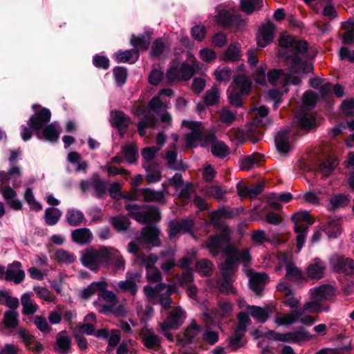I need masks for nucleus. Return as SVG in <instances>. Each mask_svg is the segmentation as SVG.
Wrapping results in <instances>:
<instances>
[{
    "instance_id": "412c9836",
    "label": "nucleus",
    "mask_w": 354,
    "mask_h": 354,
    "mask_svg": "<svg viewBox=\"0 0 354 354\" xmlns=\"http://www.w3.org/2000/svg\"><path fill=\"white\" fill-rule=\"evenodd\" d=\"M55 351L61 354L69 353L71 348V338L65 330L59 331L55 336Z\"/></svg>"
},
{
    "instance_id": "393cba45",
    "label": "nucleus",
    "mask_w": 354,
    "mask_h": 354,
    "mask_svg": "<svg viewBox=\"0 0 354 354\" xmlns=\"http://www.w3.org/2000/svg\"><path fill=\"white\" fill-rule=\"evenodd\" d=\"M326 269V264L319 258H315L306 268V274L311 279H320Z\"/></svg>"
},
{
    "instance_id": "1a4fd4ad",
    "label": "nucleus",
    "mask_w": 354,
    "mask_h": 354,
    "mask_svg": "<svg viewBox=\"0 0 354 354\" xmlns=\"http://www.w3.org/2000/svg\"><path fill=\"white\" fill-rule=\"evenodd\" d=\"M129 215L142 224L152 221H158L160 218L159 209L153 206H149L145 211L140 210V207L136 204H128L125 205Z\"/></svg>"
},
{
    "instance_id": "bf43d9fd",
    "label": "nucleus",
    "mask_w": 354,
    "mask_h": 354,
    "mask_svg": "<svg viewBox=\"0 0 354 354\" xmlns=\"http://www.w3.org/2000/svg\"><path fill=\"white\" fill-rule=\"evenodd\" d=\"M122 153L129 163H133L137 160L138 149L133 145H127L123 146Z\"/></svg>"
},
{
    "instance_id": "c9c22d12",
    "label": "nucleus",
    "mask_w": 354,
    "mask_h": 354,
    "mask_svg": "<svg viewBox=\"0 0 354 354\" xmlns=\"http://www.w3.org/2000/svg\"><path fill=\"white\" fill-rule=\"evenodd\" d=\"M59 133L57 125L55 123H52L44 129L42 133L37 132V136L40 139L44 138L50 142H55L58 140Z\"/></svg>"
},
{
    "instance_id": "09e8293b",
    "label": "nucleus",
    "mask_w": 354,
    "mask_h": 354,
    "mask_svg": "<svg viewBox=\"0 0 354 354\" xmlns=\"http://www.w3.org/2000/svg\"><path fill=\"white\" fill-rule=\"evenodd\" d=\"M109 223L118 232H122L127 230L130 225L129 219L124 216L111 217L109 218Z\"/></svg>"
},
{
    "instance_id": "2f4dec72",
    "label": "nucleus",
    "mask_w": 354,
    "mask_h": 354,
    "mask_svg": "<svg viewBox=\"0 0 354 354\" xmlns=\"http://www.w3.org/2000/svg\"><path fill=\"white\" fill-rule=\"evenodd\" d=\"M328 307L324 306L320 301L310 295V299L306 301L300 312H303V315L306 313H316L323 311H328Z\"/></svg>"
},
{
    "instance_id": "f3484780",
    "label": "nucleus",
    "mask_w": 354,
    "mask_h": 354,
    "mask_svg": "<svg viewBox=\"0 0 354 354\" xmlns=\"http://www.w3.org/2000/svg\"><path fill=\"white\" fill-rule=\"evenodd\" d=\"M245 272L249 278L250 289L257 295H261L263 290L268 276L263 273H257L250 269H245Z\"/></svg>"
},
{
    "instance_id": "c85d7f7f",
    "label": "nucleus",
    "mask_w": 354,
    "mask_h": 354,
    "mask_svg": "<svg viewBox=\"0 0 354 354\" xmlns=\"http://www.w3.org/2000/svg\"><path fill=\"white\" fill-rule=\"evenodd\" d=\"M303 312L299 310H292L289 313L277 315L274 319V323L279 326H288L296 323Z\"/></svg>"
},
{
    "instance_id": "9b49d317",
    "label": "nucleus",
    "mask_w": 354,
    "mask_h": 354,
    "mask_svg": "<svg viewBox=\"0 0 354 354\" xmlns=\"http://www.w3.org/2000/svg\"><path fill=\"white\" fill-rule=\"evenodd\" d=\"M228 246L234 245L230 243V234L227 228H225L221 234L209 236L205 245L214 257L221 252L225 253V249Z\"/></svg>"
},
{
    "instance_id": "6e6552de",
    "label": "nucleus",
    "mask_w": 354,
    "mask_h": 354,
    "mask_svg": "<svg viewBox=\"0 0 354 354\" xmlns=\"http://www.w3.org/2000/svg\"><path fill=\"white\" fill-rule=\"evenodd\" d=\"M51 113L47 109H42L38 113L32 115L28 121L30 129L26 126L21 127V138L24 141L30 140L32 137V130L39 132L50 120Z\"/></svg>"
},
{
    "instance_id": "5701e85b",
    "label": "nucleus",
    "mask_w": 354,
    "mask_h": 354,
    "mask_svg": "<svg viewBox=\"0 0 354 354\" xmlns=\"http://www.w3.org/2000/svg\"><path fill=\"white\" fill-rule=\"evenodd\" d=\"M140 336L147 348L156 350L160 347V338L151 329L147 327L142 328Z\"/></svg>"
},
{
    "instance_id": "e433bc0d",
    "label": "nucleus",
    "mask_w": 354,
    "mask_h": 354,
    "mask_svg": "<svg viewBox=\"0 0 354 354\" xmlns=\"http://www.w3.org/2000/svg\"><path fill=\"white\" fill-rule=\"evenodd\" d=\"M241 46L239 43L231 44L222 56L223 60L225 62H235L239 60L241 57L240 50Z\"/></svg>"
},
{
    "instance_id": "e2e57ef3",
    "label": "nucleus",
    "mask_w": 354,
    "mask_h": 354,
    "mask_svg": "<svg viewBox=\"0 0 354 354\" xmlns=\"http://www.w3.org/2000/svg\"><path fill=\"white\" fill-rule=\"evenodd\" d=\"M220 91L217 87H213L206 92L205 102L207 105H214L218 102Z\"/></svg>"
},
{
    "instance_id": "774afa93",
    "label": "nucleus",
    "mask_w": 354,
    "mask_h": 354,
    "mask_svg": "<svg viewBox=\"0 0 354 354\" xmlns=\"http://www.w3.org/2000/svg\"><path fill=\"white\" fill-rule=\"evenodd\" d=\"M236 113L230 111L228 108L224 107L220 111L221 121L229 126L236 120Z\"/></svg>"
},
{
    "instance_id": "9d476101",
    "label": "nucleus",
    "mask_w": 354,
    "mask_h": 354,
    "mask_svg": "<svg viewBox=\"0 0 354 354\" xmlns=\"http://www.w3.org/2000/svg\"><path fill=\"white\" fill-rule=\"evenodd\" d=\"M182 125L187 127L189 131L185 134V141L187 145L190 147H196L198 145L202 146L205 135L212 133V132L205 131L202 127L201 122L183 120Z\"/></svg>"
},
{
    "instance_id": "aec40b11",
    "label": "nucleus",
    "mask_w": 354,
    "mask_h": 354,
    "mask_svg": "<svg viewBox=\"0 0 354 354\" xmlns=\"http://www.w3.org/2000/svg\"><path fill=\"white\" fill-rule=\"evenodd\" d=\"M291 132L289 129L279 131L275 136V145L281 156L286 155L292 149Z\"/></svg>"
},
{
    "instance_id": "37998d69",
    "label": "nucleus",
    "mask_w": 354,
    "mask_h": 354,
    "mask_svg": "<svg viewBox=\"0 0 354 354\" xmlns=\"http://www.w3.org/2000/svg\"><path fill=\"white\" fill-rule=\"evenodd\" d=\"M61 216L62 212L59 209L55 207H48L45 210L44 214L45 223L48 225H54L59 221Z\"/></svg>"
},
{
    "instance_id": "4be33fe9",
    "label": "nucleus",
    "mask_w": 354,
    "mask_h": 354,
    "mask_svg": "<svg viewBox=\"0 0 354 354\" xmlns=\"http://www.w3.org/2000/svg\"><path fill=\"white\" fill-rule=\"evenodd\" d=\"M201 332V326L197 324L195 320H192L185 329L183 335L180 336V339L184 344H192L198 341Z\"/></svg>"
},
{
    "instance_id": "6ab92c4d",
    "label": "nucleus",
    "mask_w": 354,
    "mask_h": 354,
    "mask_svg": "<svg viewBox=\"0 0 354 354\" xmlns=\"http://www.w3.org/2000/svg\"><path fill=\"white\" fill-rule=\"evenodd\" d=\"M216 19L217 22L225 27L230 26H240L243 23L240 16L236 15L234 10H220Z\"/></svg>"
},
{
    "instance_id": "473e14b6",
    "label": "nucleus",
    "mask_w": 354,
    "mask_h": 354,
    "mask_svg": "<svg viewBox=\"0 0 354 354\" xmlns=\"http://www.w3.org/2000/svg\"><path fill=\"white\" fill-rule=\"evenodd\" d=\"M160 257L163 260L160 268L162 270L168 272L176 266L174 260L175 250L169 248L160 252Z\"/></svg>"
},
{
    "instance_id": "dca6fc26",
    "label": "nucleus",
    "mask_w": 354,
    "mask_h": 354,
    "mask_svg": "<svg viewBox=\"0 0 354 354\" xmlns=\"http://www.w3.org/2000/svg\"><path fill=\"white\" fill-rule=\"evenodd\" d=\"M22 171L18 166L12 165L8 171H0V182L3 185L11 183L15 188L21 185Z\"/></svg>"
},
{
    "instance_id": "7c9ffc66",
    "label": "nucleus",
    "mask_w": 354,
    "mask_h": 354,
    "mask_svg": "<svg viewBox=\"0 0 354 354\" xmlns=\"http://www.w3.org/2000/svg\"><path fill=\"white\" fill-rule=\"evenodd\" d=\"M310 295L317 298L321 302L322 300H327L334 295L333 288L327 284H323L318 287L310 289Z\"/></svg>"
},
{
    "instance_id": "58836bf2",
    "label": "nucleus",
    "mask_w": 354,
    "mask_h": 354,
    "mask_svg": "<svg viewBox=\"0 0 354 354\" xmlns=\"http://www.w3.org/2000/svg\"><path fill=\"white\" fill-rule=\"evenodd\" d=\"M322 230L329 238H337L342 232V227L339 221L331 219L328 223L322 227Z\"/></svg>"
},
{
    "instance_id": "13d9d810",
    "label": "nucleus",
    "mask_w": 354,
    "mask_h": 354,
    "mask_svg": "<svg viewBox=\"0 0 354 354\" xmlns=\"http://www.w3.org/2000/svg\"><path fill=\"white\" fill-rule=\"evenodd\" d=\"M169 102L162 101L159 96L153 97L149 102V108L154 112H163L168 107Z\"/></svg>"
},
{
    "instance_id": "72a5a7b5",
    "label": "nucleus",
    "mask_w": 354,
    "mask_h": 354,
    "mask_svg": "<svg viewBox=\"0 0 354 354\" xmlns=\"http://www.w3.org/2000/svg\"><path fill=\"white\" fill-rule=\"evenodd\" d=\"M21 304L23 307L22 313L24 315H32L39 309V306L31 299L30 295L28 292L21 295Z\"/></svg>"
},
{
    "instance_id": "0e129e2a",
    "label": "nucleus",
    "mask_w": 354,
    "mask_h": 354,
    "mask_svg": "<svg viewBox=\"0 0 354 354\" xmlns=\"http://www.w3.org/2000/svg\"><path fill=\"white\" fill-rule=\"evenodd\" d=\"M146 180L149 183H155L160 180L161 173L160 170L154 166H149L146 169Z\"/></svg>"
},
{
    "instance_id": "423d86ee",
    "label": "nucleus",
    "mask_w": 354,
    "mask_h": 354,
    "mask_svg": "<svg viewBox=\"0 0 354 354\" xmlns=\"http://www.w3.org/2000/svg\"><path fill=\"white\" fill-rule=\"evenodd\" d=\"M160 230L156 226H147L141 230L140 236L128 244L129 252L136 254L142 243L150 247H158L160 245L159 239Z\"/></svg>"
},
{
    "instance_id": "c756f323",
    "label": "nucleus",
    "mask_w": 354,
    "mask_h": 354,
    "mask_svg": "<svg viewBox=\"0 0 354 354\" xmlns=\"http://www.w3.org/2000/svg\"><path fill=\"white\" fill-rule=\"evenodd\" d=\"M3 198L8 205L15 210H19L22 208L21 202L16 199L17 192L10 186H6L1 189Z\"/></svg>"
},
{
    "instance_id": "6e6d98bb",
    "label": "nucleus",
    "mask_w": 354,
    "mask_h": 354,
    "mask_svg": "<svg viewBox=\"0 0 354 354\" xmlns=\"http://www.w3.org/2000/svg\"><path fill=\"white\" fill-rule=\"evenodd\" d=\"M196 270L203 275L207 276L210 274L214 268V265L208 259H203L198 261L196 263Z\"/></svg>"
},
{
    "instance_id": "f257e3e1",
    "label": "nucleus",
    "mask_w": 354,
    "mask_h": 354,
    "mask_svg": "<svg viewBox=\"0 0 354 354\" xmlns=\"http://www.w3.org/2000/svg\"><path fill=\"white\" fill-rule=\"evenodd\" d=\"M281 49L279 57L283 58L292 73L306 74L313 70V66L306 62L308 44L304 41L296 40L290 35H281L279 39Z\"/></svg>"
},
{
    "instance_id": "49530a36",
    "label": "nucleus",
    "mask_w": 354,
    "mask_h": 354,
    "mask_svg": "<svg viewBox=\"0 0 354 354\" xmlns=\"http://www.w3.org/2000/svg\"><path fill=\"white\" fill-rule=\"evenodd\" d=\"M262 7L263 0H241V10L248 14L259 10Z\"/></svg>"
},
{
    "instance_id": "b1692460",
    "label": "nucleus",
    "mask_w": 354,
    "mask_h": 354,
    "mask_svg": "<svg viewBox=\"0 0 354 354\" xmlns=\"http://www.w3.org/2000/svg\"><path fill=\"white\" fill-rule=\"evenodd\" d=\"M111 125L117 128L121 136H123L127 129L131 123V119L124 113L116 111L111 115Z\"/></svg>"
},
{
    "instance_id": "3c124183",
    "label": "nucleus",
    "mask_w": 354,
    "mask_h": 354,
    "mask_svg": "<svg viewBox=\"0 0 354 354\" xmlns=\"http://www.w3.org/2000/svg\"><path fill=\"white\" fill-rule=\"evenodd\" d=\"M202 339L205 344L213 346L219 341V334L217 331L207 327L202 332Z\"/></svg>"
},
{
    "instance_id": "ddd939ff",
    "label": "nucleus",
    "mask_w": 354,
    "mask_h": 354,
    "mask_svg": "<svg viewBox=\"0 0 354 354\" xmlns=\"http://www.w3.org/2000/svg\"><path fill=\"white\" fill-rule=\"evenodd\" d=\"M141 274L138 272H128L126 274V279L120 281L116 284H112L111 286L118 292H129L131 295H135L138 291L137 283L140 282Z\"/></svg>"
},
{
    "instance_id": "603ef678",
    "label": "nucleus",
    "mask_w": 354,
    "mask_h": 354,
    "mask_svg": "<svg viewBox=\"0 0 354 354\" xmlns=\"http://www.w3.org/2000/svg\"><path fill=\"white\" fill-rule=\"evenodd\" d=\"M155 124L154 117L151 113H146L143 118L138 124V130L140 136H144L147 127H153Z\"/></svg>"
},
{
    "instance_id": "338daca9",
    "label": "nucleus",
    "mask_w": 354,
    "mask_h": 354,
    "mask_svg": "<svg viewBox=\"0 0 354 354\" xmlns=\"http://www.w3.org/2000/svg\"><path fill=\"white\" fill-rule=\"evenodd\" d=\"M168 47L169 45L162 39H158L152 45L151 55L153 57H159Z\"/></svg>"
},
{
    "instance_id": "cd10ccee",
    "label": "nucleus",
    "mask_w": 354,
    "mask_h": 354,
    "mask_svg": "<svg viewBox=\"0 0 354 354\" xmlns=\"http://www.w3.org/2000/svg\"><path fill=\"white\" fill-rule=\"evenodd\" d=\"M163 189L162 191H154L150 189H142L139 191L140 194L143 197L145 201H156L158 203H165L164 193L169 194L167 189V184H162Z\"/></svg>"
},
{
    "instance_id": "4d7b16f0",
    "label": "nucleus",
    "mask_w": 354,
    "mask_h": 354,
    "mask_svg": "<svg viewBox=\"0 0 354 354\" xmlns=\"http://www.w3.org/2000/svg\"><path fill=\"white\" fill-rule=\"evenodd\" d=\"M180 72V63L174 62L167 71L166 77L170 82L178 81L181 79Z\"/></svg>"
},
{
    "instance_id": "8fccbe9b",
    "label": "nucleus",
    "mask_w": 354,
    "mask_h": 354,
    "mask_svg": "<svg viewBox=\"0 0 354 354\" xmlns=\"http://www.w3.org/2000/svg\"><path fill=\"white\" fill-rule=\"evenodd\" d=\"M131 44L138 53L139 50H146L150 44V37L149 36L144 35L138 37L132 36L131 39Z\"/></svg>"
},
{
    "instance_id": "a211bd4d",
    "label": "nucleus",
    "mask_w": 354,
    "mask_h": 354,
    "mask_svg": "<svg viewBox=\"0 0 354 354\" xmlns=\"http://www.w3.org/2000/svg\"><path fill=\"white\" fill-rule=\"evenodd\" d=\"M275 30V26L270 21L262 25L259 28L258 34L257 35V42L258 46L260 48H263L268 44H270L273 40Z\"/></svg>"
},
{
    "instance_id": "0eeeda50",
    "label": "nucleus",
    "mask_w": 354,
    "mask_h": 354,
    "mask_svg": "<svg viewBox=\"0 0 354 354\" xmlns=\"http://www.w3.org/2000/svg\"><path fill=\"white\" fill-rule=\"evenodd\" d=\"M292 220L295 223V232L297 234V248L299 252L306 242L308 227L313 223V221L309 213L306 211L295 212L292 216Z\"/></svg>"
},
{
    "instance_id": "f704fd0d",
    "label": "nucleus",
    "mask_w": 354,
    "mask_h": 354,
    "mask_svg": "<svg viewBox=\"0 0 354 354\" xmlns=\"http://www.w3.org/2000/svg\"><path fill=\"white\" fill-rule=\"evenodd\" d=\"M66 220L69 225L76 227L83 223L85 217L82 211L76 209H69L66 213Z\"/></svg>"
},
{
    "instance_id": "39448f33",
    "label": "nucleus",
    "mask_w": 354,
    "mask_h": 354,
    "mask_svg": "<svg viewBox=\"0 0 354 354\" xmlns=\"http://www.w3.org/2000/svg\"><path fill=\"white\" fill-rule=\"evenodd\" d=\"M252 82L244 74L237 75L234 77L233 84L227 90L230 103L239 107L242 104V95H247L251 90Z\"/></svg>"
},
{
    "instance_id": "f03ea898",
    "label": "nucleus",
    "mask_w": 354,
    "mask_h": 354,
    "mask_svg": "<svg viewBox=\"0 0 354 354\" xmlns=\"http://www.w3.org/2000/svg\"><path fill=\"white\" fill-rule=\"evenodd\" d=\"M80 260L85 268L93 272L98 271L104 265L112 266L117 270L125 268V261L120 252L109 246H100L98 249L86 248L82 252Z\"/></svg>"
},
{
    "instance_id": "680f3d73",
    "label": "nucleus",
    "mask_w": 354,
    "mask_h": 354,
    "mask_svg": "<svg viewBox=\"0 0 354 354\" xmlns=\"http://www.w3.org/2000/svg\"><path fill=\"white\" fill-rule=\"evenodd\" d=\"M286 277L291 280H300L303 274L296 266L289 263L286 266Z\"/></svg>"
},
{
    "instance_id": "7ed1b4c3",
    "label": "nucleus",
    "mask_w": 354,
    "mask_h": 354,
    "mask_svg": "<svg viewBox=\"0 0 354 354\" xmlns=\"http://www.w3.org/2000/svg\"><path fill=\"white\" fill-rule=\"evenodd\" d=\"M227 257L220 269L223 277H230L237 269L239 263L243 266V270L250 264L252 257L248 248L239 250L236 246H228L225 249Z\"/></svg>"
},
{
    "instance_id": "4c0bfd02",
    "label": "nucleus",
    "mask_w": 354,
    "mask_h": 354,
    "mask_svg": "<svg viewBox=\"0 0 354 354\" xmlns=\"http://www.w3.org/2000/svg\"><path fill=\"white\" fill-rule=\"evenodd\" d=\"M248 313L259 322L264 323L267 321L270 310L268 308H263L256 306H248Z\"/></svg>"
},
{
    "instance_id": "79ce46f5",
    "label": "nucleus",
    "mask_w": 354,
    "mask_h": 354,
    "mask_svg": "<svg viewBox=\"0 0 354 354\" xmlns=\"http://www.w3.org/2000/svg\"><path fill=\"white\" fill-rule=\"evenodd\" d=\"M338 165V161L336 158H329L323 161L319 167V172L324 176H329Z\"/></svg>"
},
{
    "instance_id": "de8ad7c7",
    "label": "nucleus",
    "mask_w": 354,
    "mask_h": 354,
    "mask_svg": "<svg viewBox=\"0 0 354 354\" xmlns=\"http://www.w3.org/2000/svg\"><path fill=\"white\" fill-rule=\"evenodd\" d=\"M33 291L37 297L47 302H54L56 299L54 294L44 286H35L33 287Z\"/></svg>"
},
{
    "instance_id": "2eb2a0df",
    "label": "nucleus",
    "mask_w": 354,
    "mask_h": 354,
    "mask_svg": "<svg viewBox=\"0 0 354 354\" xmlns=\"http://www.w3.org/2000/svg\"><path fill=\"white\" fill-rule=\"evenodd\" d=\"M185 312L181 307H176L170 312L167 319L159 324L162 332H165L169 329H177L184 322L185 319Z\"/></svg>"
},
{
    "instance_id": "20e7f679",
    "label": "nucleus",
    "mask_w": 354,
    "mask_h": 354,
    "mask_svg": "<svg viewBox=\"0 0 354 354\" xmlns=\"http://www.w3.org/2000/svg\"><path fill=\"white\" fill-rule=\"evenodd\" d=\"M317 96L311 91H306L302 98V110L296 116V122L304 130L308 131L316 126L314 116L306 111L315 106Z\"/></svg>"
},
{
    "instance_id": "69168bd1",
    "label": "nucleus",
    "mask_w": 354,
    "mask_h": 354,
    "mask_svg": "<svg viewBox=\"0 0 354 354\" xmlns=\"http://www.w3.org/2000/svg\"><path fill=\"white\" fill-rule=\"evenodd\" d=\"M261 159V156H250L243 158L240 164L242 170H250Z\"/></svg>"
},
{
    "instance_id": "864d4df0",
    "label": "nucleus",
    "mask_w": 354,
    "mask_h": 354,
    "mask_svg": "<svg viewBox=\"0 0 354 354\" xmlns=\"http://www.w3.org/2000/svg\"><path fill=\"white\" fill-rule=\"evenodd\" d=\"M80 154L75 151L70 152L67 156V160L71 163L76 165L75 170L77 172L85 171L88 167L87 162L86 161L80 162Z\"/></svg>"
},
{
    "instance_id": "a19ab883",
    "label": "nucleus",
    "mask_w": 354,
    "mask_h": 354,
    "mask_svg": "<svg viewBox=\"0 0 354 354\" xmlns=\"http://www.w3.org/2000/svg\"><path fill=\"white\" fill-rule=\"evenodd\" d=\"M118 62H135L139 57V53L135 49L119 51L114 55Z\"/></svg>"
},
{
    "instance_id": "4468645a",
    "label": "nucleus",
    "mask_w": 354,
    "mask_h": 354,
    "mask_svg": "<svg viewBox=\"0 0 354 354\" xmlns=\"http://www.w3.org/2000/svg\"><path fill=\"white\" fill-rule=\"evenodd\" d=\"M330 266L333 272L346 275L354 274V261L344 256L333 255L329 259Z\"/></svg>"
},
{
    "instance_id": "5fc2aeb1",
    "label": "nucleus",
    "mask_w": 354,
    "mask_h": 354,
    "mask_svg": "<svg viewBox=\"0 0 354 354\" xmlns=\"http://www.w3.org/2000/svg\"><path fill=\"white\" fill-rule=\"evenodd\" d=\"M349 202L348 196L342 194H335L330 198V204L333 209L343 208L347 206Z\"/></svg>"
},
{
    "instance_id": "f8f14e48",
    "label": "nucleus",
    "mask_w": 354,
    "mask_h": 354,
    "mask_svg": "<svg viewBox=\"0 0 354 354\" xmlns=\"http://www.w3.org/2000/svg\"><path fill=\"white\" fill-rule=\"evenodd\" d=\"M210 146V150L212 155L218 158H225L230 153V149L224 142L218 140L216 138L214 133L205 135L202 142V147Z\"/></svg>"
},
{
    "instance_id": "a878e982",
    "label": "nucleus",
    "mask_w": 354,
    "mask_h": 354,
    "mask_svg": "<svg viewBox=\"0 0 354 354\" xmlns=\"http://www.w3.org/2000/svg\"><path fill=\"white\" fill-rule=\"evenodd\" d=\"M21 263L19 261H14L8 266L6 272V279L15 282L21 283L25 277V272L21 269Z\"/></svg>"
},
{
    "instance_id": "c03bdc74",
    "label": "nucleus",
    "mask_w": 354,
    "mask_h": 354,
    "mask_svg": "<svg viewBox=\"0 0 354 354\" xmlns=\"http://www.w3.org/2000/svg\"><path fill=\"white\" fill-rule=\"evenodd\" d=\"M32 322L37 329L44 335L50 333L53 330L46 318L42 315L33 317Z\"/></svg>"
},
{
    "instance_id": "ea45409f",
    "label": "nucleus",
    "mask_w": 354,
    "mask_h": 354,
    "mask_svg": "<svg viewBox=\"0 0 354 354\" xmlns=\"http://www.w3.org/2000/svg\"><path fill=\"white\" fill-rule=\"evenodd\" d=\"M92 186L94 189V196L98 198H103L107 192V184L106 183L101 180L97 174L93 177Z\"/></svg>"
},
{
    "instance_id": "bb28decb",
    "label": "nucleus",
    "mask_w": 354,
    "mask_h": 354,
    "mask_svg": "<svg viewBox=\"0 0 354 354\" xmlns=\"http://www.w3.org/2000/svg\"><path fill=\"white\" fill-rule=\"evenodd\" d=\"M72 241L81 245H88L93 241V236L87 227L77 228L71 232Z\"/></svg>"
},
{
    "instance_id": "052dcab7",
    "label": "nucleus",
    "mask_w": 354,
    "mask_h": 354,
    "mask_svg": "<svg viewBox=\"0 0 354 354\" xmlns=\"http://www.w3.org/2000/svg\"><path fill=\"white\" fill-rule=\"evenodd\" d=\"M55 257L59 263L65 264L72 263L75 260V257L72 253L63 249L58 250L55 253Z\"/></svg>"
},
{
    "instance_id": "a18cd8bd",
    "label": "nucleus",
    "mask_w": 354,
    "mask_h": 354,
    "mask_svg": "<svg viewBox=\"0 0 354 354\" xmlns=\"http://www.w3.org/2000/svg\"><path fill=\"white\" fill-rule=\"evenodd\" d=\"M293 344H301L302 342L309 341L313 335L304 327H299L298 330L292 331Z\"/></svg>"
}]
</instances>
